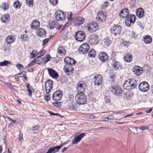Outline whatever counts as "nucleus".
<instances>
[{
    "mask_svg": "<svg viewBox=\"0 0 153 153\" xmlns=\"http://www.w3.org/2000/svg\"><path fill=\"white\" fill-rule=\"evenodd\" d=\"M119 16L123 18H126L125 23L127 27H130L131 23H134L136 19L135 15L131 14L128 15V10L127 8L122 10L119 13Z\"/></svg>",
    "mask_w": 153,
    "mask_h": 153,
    "instance_id": "obj_1",
    "label": "nucleus"
},
{
    "mask_svg": "<svg viewBox=\"0 0 153 153\" xmlns=\"http://www.w3.org/2000/svg\"><path fill=\"white\" fill-rule=\"evenodd\" d=\"M76 102L79 105H84L87 102L86 96L85 94L82 92H78L76 96Z\"/></svg>",
    "mask_w": 153,
    "mask_h": 153,
    "instance_id": "obj_2",
    "label": "nucleus"
},
{
    "mask_svg": "<svg viewBox=\"0 0 153 153\" xmlns=\"http://www.w3.org/2000/svg\"><path fill=\"white\" fill-rule=\"evenodd\" d=\"M137 81L134 79H129L125 80L123 86L125 87H128L129 89H133L137 85Z\"/></svg>",
    "mask_w": 153,
    "mask_h": 153,
    "instance_id": "obj_3",
    "label": "nucleus"
},
{
    "mask_svg": "<svg viewBox=\"0 0 153 153\" xmlns=\"http://www.w3.org/2000/svg\"><path fill=\"white\" fill-rule=\"evenodd\" d=\"M121 26L117 24H114L110 29L111 33L115 36L117 34H120L121 32Z\"/></svg>",
    "mask_w": 153,
    "mask_h": 153,
    "instance_id": "obj_4",
    "label": "nucleus"
},
{
    "mask_svg": "<svg viewBox=\"0 0 153 153\" xmlns=\"http://www.w3.org/2000/svg\"><path fill=\"white\" fill-rule=\"evenodd\" d=\"M74 66L73 65L66 64L63 68L65 73L67 75H72L74 71Z\"/></svg>",
    "mask_w": 153,
    "mask_h": 153,
    "instance_id": "obj_5",
    "label": "nucleus"
},
{
    "mask_svg": "<svg viewBox=\"0 0 153 153\" xmlns=\"http://www.w3.org/2000/svg\"><path fill=\"white\" fill-rule=\"evenodd\" d=\"M89 48V45L88 44L83 43L79 47L78 51L80 54H85L88 52Z\"/></svg>",
    "mask_w": 153,
    "mask_h": 153,
    "instance_id": "obj_6",
    "label": "nucleus"
},
{
    "mask_svg": "<svg viewBox=\"0 0 153 153\" xmlns=\"http://www.w3.org/2000/svg\"><path fill=\"white\" fill-rule=\"evenodd\" d=\"M110 89L111 92L117 96H120L122 93V90L118 85L111 86Z\"/></svg>",
    "mask_w": 153,
    "mask_h": 153,
    "instance_id": "obj_7",
    "label": "nucleus"
},
{
    "mask_svg": "<svg viewBox=\"0 0 153 153\" xmlns=\"http://www.w3.org/2000/svg\"><path fill=\"white\" fill-rule=\"evenodd\" d=\"M75 39L79 42H82L85 38V32L79 31H77L75 35Z\"/></svg>",
    "mask_w": 153,
    "mask_h": 153,
    "instance_id": "obj_8",
    "label": "nucleus"
},
{
    "mask_svg": "<svg viewBox=\"0 0 153 153\" xmlns=\"http://www.w3.org/2000/svg\"><path fill=\"white\" fill-rule=\"evenodd\" d=\"M62 92L60 90H57L53 93L52 95L53 100L55 101H59L62 98Z\"/></svg>",
    "mask_w": 153,
    "mask_h": 153,
    "instance_id": "obj_9",
    "label": "nucleus"
},
{
    "mask_svg": "<svg viewBox=\"0 0 153 153\" xmlns=\"http://www.w3.org/2000/svg\"><path fill=\"white\" fill-rule=\"evenodd\" d=\"M138 88L142 92H146L149 89V85L147 82H143L139 84Z\"/></svg>",
    "mask_w": 153,
    "mask_h": 153,
    "instance_id": "obj_10",
    "label": "nucleus"
},
{
    "mask_svg": "<svg viewBox=\"0 0 153 153\" xmlns=\"http://www.w3.org/2000/svg\"><path fill=\"white\" fill-rule=\"evenodd\" d=\"M65 16V14L62 11H60V12H56L54 15L56 19L59 21L64 20Z\"/></svg>",
    "mask_w": 153,
    "mask_h": 153,
    "instance_id": "obj_11",
    "label": "nucleus"
},
{
    "mask_svg": "<svg viewBox=\"0 0 153 153\" xmlns=\"http://www.w3.org/2000/svg\"><path fill=\"white\" fill-rule=\"evenodd\" d=\"M94 83L95 85H101L102 81V77L99 74H97L94 76L93 78Z\"/></svg>",
    "mask_w": 153,
    "mask_h": 153,
    "instance_id": "obj_12",
    "label": "nucleus"
},
{
    "mask_svg": "<svg viewBox=\"0 0 153 153\" xmlns=\"http://www.w3.org/2000/svg\"><path fill=\"white\" fill-rule=\"evenodd\" d=\"M89 39V42L91 45H96L98 42V37L96 34L90 35Z\"/></svg>",
    "mask_w": 153,
    "mask_h": 153,
    "instance_id": "obj_13",
    "label": "nucleus"
},
{
    "mask_svg": "<svg viewBox=\"0 0 153 153\" xmlns=\"http://www.w3.org/2000/svg\"><path fill=\"white\" fill-rule=\"evenodd\" d=\"M62 146V144H61L59 146L51 147L46 153H55L57 152Z\"/></svg>",
    "mask_w": 153,
    "mask_h": 153,
    "instance_id": "obj_14",
    "label": "nucleus"
},
{
    "mask_svg": "<svg viewBox=\"0 0 153 153\" xmlns=\"http://www.w3.org/2000/svg\"><path fill=\"white\" fill-rule=\"evenodd\" d=\"M99 58L100 60L102 62H105L108 59V56L105 52H100L98 55Z\"/></svg>",
    "mask_w": 153,
    "mask_h": 153,
    "instance_id": "obj_15",
    "label": "nucleus"
},
{
    "mask_svg": "<svg viewBox=\"0 0 153 153\" xmlns=\"http://www.w3.org/2000/svg\"><path fill=\"white\" fill-rule=\"evenodd\" d=\"M85 135V133H82L75 137L72 140V144H77L81 140L82 138Z\"/></svg>",
    "mask_w": 153,
    "mask_h": 153,
    "instance_id": "obj_16",
    "label": "nucleus"
},
{
    "mask_svg": "<svg viewBox=\"0 0 153 153\" xmlns=\"http://www.w3.org/2000/svg\"><path fill=\"white\" fill-rule=\"evenodd\" d=\"M111 65L114 70H118L122 68V66L119 62L116 60L113 61L111 63Z\"/></svg>",
    "mask_w": 153,
    "mask_h": 153,
    "instance_id": "obj_17",
    "label": "nucleus"
},
{
    "mask_svg": "<svg viewBox=\"0 0 153 153\" xmlns=\"http://www.w3.org/2000/svg\"><path fill=\"white\" fill-rule=\"evenodd\" d=\"M47 70L49 75L52 77L56 78L59 76L58 73L52 68H47Z\"/></svg>",
    "mask_w": 153,
    "mask_h": 153,
    "instance_id": "obj_18",
    "label": "nucleus"
},
{
    "mask_svg": "<svg viewBox=\"0 0 153 153\" xmlns=\"http://www.w3.org/2000/svg\"><path fill=\"white\" fill-rule=\"evenodd\" d=\"M84 21V19L82 17H78L74 20L73 23L75 26H79L83 23Z\"/></svg>",
    "mask_w": 153,
    "mask_h": 153,
    "instance_id": "obj_19",
    "label": "nucleus"
},
{
    "mask_svg": "<svg viewBox=\"0 0 153 153\" xmlns=\"http://www.w3.org/2000/svg\"><path fill=\"white\" fill-rule=\"evenodd\" d=\"M64 61L66 64L67 65H74L76 62V61L72 58L69 57H66L64 59Z\"/></svg>",
    "mask_w": 153,
    "mask_h": 153,
    "instance_id": "obj_20",
    "label": "nucleus"
},
{
    "mask_svg": "<svg viewBox=\"0 0 153 153\" xmlns=\"http://www.w3.org/2000/svg\"><path fill=\"white\" fill-rule=\"evenodd\" d=\"M98 27V26L97 24L94 22H93L88 27V29L90 31H96Z\"/></svg>",
    "mask_w": 153,
    "mask_h": 153,
    "instance_id": "obj_21",
    "label": "nucleus"
},
{
    "mask_svg": "<svg viewBox=\"0 0 153 153\" xmlns=\"http://www.w3.org/2000/svg\"><path fill=\"white\" fill-rule=\"evenodd\" d=\"M124 59L126 62H130L132 59V56L130 53H126L124 56Z\"/></svg>",
    "mask_w": 153,
    "mask_h": 153,
    "instance_id": "obj_22",
    "label": "nucleus"
},
{
    "mask_svg": "<svg viewBox=\"0 0 153 153\" xmlns=\"http://www.w3.org/2000/svg\"><path fill=\"white\" fill-rule=\"evenodd\" d=\"M143 71V68L139 66H136L133 70L134 73L137 76H139L141 74Z\"/></svg>",
    "mask_w": 153,
    "mask_h": 153,
    "instance_id": "obj_23",
    "label": "nucleus"
},
{
    "mask_svg": "<svg viewBox=\"0 0 153 153\" xmlns=\"http://www.w3.org/2000/svg\"><path fill=\"white\" fill-rule=\"evenodd\" d=\"M144 13V9L141 8L138 9L136 11V15L139 18H141L143 17Z\"/></svg>",
    "mask_w": 153,
    "mask_h": 153,
    "instance_id": "obj_24",
    "label": "nucleus"
},
{
    "mask_svg": "<svg viewBox=\"0 0 153 153\" xmlns=\"http://www.w3.org/2000/svg\"><path fill=\"white\" fill-rule=\"evenodd\" d=\"M10 17L8 14L3 15L1 17V20L2 22L7 23L9 21Z\"/></svg>",
    "mask_w": 153,
    "mask_h": 153,
    "instance_id": "obj_25",
    "label": "nucleus"
},
{
    "mask_svg": "<svg viewBox=\"0 0 153 153\" xmlns=\"http://www.w3.org/2000/svg\"><path fill=\"white\" fill-rule=\"evenodd\" d=\"M38 36L43 37L45 36L46 34L45 30L42 28H39L37 32Z\"/></svg>",
    "mask_w": 153,
    "mask_h": 153,
    "instance_id": "obj_26",
    "label": "nucleus"
},
{
    "mask_svg": "<svg viewBox=\"0 0 153 153\" xmlns=\"http://www.w3.org/2000/svg\"><path fill=\"white\" fill-rule=\"evenodd\" d=\"M106 17V16L104 15L103 13H100V14H98L97 17V20L102 22L105 20Z\"/></svg>",
    "mask_w": 153,
    "mask_h": 153,
    "instance_id": "obj_27",
    "label": "nucleus"
},
{
    "mask_svg": "<svg viewBox=\"0 0 153 153\" xmlns=\"http://www.w3.org/2000/svg\"><path fill=\"white\" fill-rule=\"evenodd\" d=\"M143 38L144 39L143 41L145 44H150L152 42V39L150 36H145Z\"/></svg>",
    "mask_w": 153,
    "mask_h": 153,
    "instance_id": "obj_28",
    "label": "nucleus"
},
{
    "mask_svg": "<svg viewBox=\"0 0 153 153\" xmlns=\"http://www.w3.org/2000/svg\"><path fill=\"white\" fill-rule=\"evenodd\" d=\"M57 50L58 53L61 56L64 55L66 54V52L65 48L62 46L59 47Z\"/></svg>",
    "mask_w": 153,
    "mask_h": 153,
    "instance_id": "obj_29",
    "label": "nucleus"
},
{
    "mask_svg": "<svg viewBox=\"0 0 153 153\" xmlns=\"http://www.w3.org/2000/svg\"><path fill=\"white\" fill-rule=\"evenodd\" d=\"M15 39L13 36H8L6 39L7 43L10 44L14 42Z\"/></svg>",
    "mask_w": 153,
    "mask_h": 153,
    "instance_id": "obj_30",
    "label": "nucleus"
},
{
    "mask_svg": "<svg viewBox=\"0 0 153 153\" xmlns=\"http://www.w3.org/2000/svg\"><path fill=\"white\" fill-rule=\"evenodd\" d=\"M84 85H85V84L83 81L79 82L77 85V88L79 89L82 91H84L85 89L83 86Z\"/></svg>",
    "mask_w": 153,
    "mask_h": 153,
    "instance_id": "obj_31",
    "label": "nucleus"
},
{
    "mask_svg": "<svg viewBox=\"0 0 153 153\" xmlns=\"http://www.w3.org/2000/svg\"><path fill=\"white\" fill-rule=\"evenodd\" d=\"M88 55L90 57H94L96 56V53L94 49L91 48L88 52Z\"/></svg>",
    "mask_w": 153,
    "mask_h": 153,
    "instance_id": "obj_32",
    "label": "nucleus"
},
{
    "mask_svg": "<svg viewBox=\"0 0 153 153\" xmlns=\"http://www.w3.org/2000/svg\"><path fill=\"white\" fill-rule=\"evenodd\" d=\"M111 42V40L107 38L106 39H104L103 40V44L105 46H108Z\"/></svg>",
    "mask_w": 153,
    "mask_h": 153,
    "instance_id": "obj_33",
    "label": "nucleus"
},
{
    "mask_svg": "<svg viewBox=\"0 0 153 153\" xmlns=\"http://www.w3.org/2000/svg\"><path fill=\"white\" fill-rule=\"evenodd\" d=\"M57 23L54 21H50L49 23V26L50 28L51 29H53L55 27H56Z\"/></svg>",
    "mask_w": 153,
    "mask_h": 153,
    "instance_id": "obj_34",
    "label": "nucleus"
},
{
    "mask_svg": "<svg viewBox=\"0 0 153 153\" xmlns=\"http://www.w3.org/2000/svg\"><path fill=\"white\" fill-rule=\"evenodd\" d=\"M10 44L7 42L4 44L3 48L5 51L10 50L11 48V46Z\"/></svg>",
    "mask_w": 153,
    "mask_h": 153,
    "instance_id": "obj_35",
    "label": "nucleus"
},
{
    "mask_svg": "<svg viewBox=\"0 0 153 153\" xmlns=\"http://www.w3.org/2000/svg\"><path fill=\"white\" fill-rule=\"evenodd\" d=\"M52 80L49 79L45 83V86L47 87L48 88L49 87L52 88Z\"/></svg>",
    "mask_w": 153,
    "mask_h": 153,
    "instance_id": "obj_36",
    "label": "nucleus"
},
{
    "mask_svg": "<svg viewBox=\"0 0 153 153\" xmlns=\"http://www.w3.org/2000/svg\"><path fill=\"white\" fill-rule=\"evenodd\" d=\"M20 38L22 42H26L28 39V36L25 34L21 35Z\"/></svg>",
    "mask_w": 153,
    "mask_h": 153,
    "instance_id": "obj_37",
    "label": "nucleus"
},
{
    "mask_svg": "<svg viewBox=\"0 0 153 153\" xmlns=\"http://www.w3.org/2000/svg\"><path fill=\"white\" fill-rule=\"evenodd\" d=\"M11 63L10 62L8 61L4 60L3 62H0V66H7L8 65H11Z\"/></svg>",
    "mask_w": 153,
    "mask_h": 153,
    "instance_id": "obj_38",
    "label": "nucleus"
},
{
    "mask_svg": "<svg viewBox=\"0 0 153 153\" xmlns=\"http://www.w3.org/2000/svg\"><path fill=\"white\" fill-rule=\"evenodd\" d=\"M21 6V4L20 3L19 1L17 0L14 3V6L16 8H20Z\"/></svg>",
    "mask_w": 153,
    "mask_h": 153,
    "instance_id": "obj_39",
    "label": "nucleus"
},
{
    "mask_svg": "<svg viewBox=\"0 0 153 153\" xmlns=\"http://www.w3.org/2000/svg\"><path fill=\"white\" fill-rule=\"evenodd\" d=\"M129 42L127 41H123L121 43V45L122 46L126 48H127V47L129 46Z\"/></svg>",
    "mask_w": 153,
    "mask_h": 153,
    "instance_id": "obj_40",
    "label": "nucleus"
},
{
    "mask_svg": "<svg viewBox=\"0 0 153 153\" xmlns=\"http://www.w3.org/2000/svg\"><path fill=\"white\" fill-rule=\"evenodd\" d=\"M33 0H26V4L29 7H33Z\"/></svg>",
    "mask_w": 153,
    "mask_h": 153,
    "instance_id": "obj_41",
    "label": "nucleus"
},
{
    "mask_svg": "<svg viewBox=\"0 0 153 153\" xmlns=\"http://www.w3.org/2000/svg\"><path fill=\"white\" fill-rule=\"evenodd\" d=\"M62 102H54L53 103V105L57 107H61L62 106Z\"/></svg>",
    "mask_w": 153,
    "mask_h": 153,
    "instance_id": "obj_42",
    "label": "nucleus"
},
{
    "mask_svg": "<svg viewBox=\"0 0 153 153\" xmlns=\"http://www.w3.org/2000/svg\"><path fill=\"white\" fill-rule=\"evenodd\" d=\"M2 8L4 9V10H6L9 8V5L8 2L3 3L2 4Z\"/></svg>",
    "mask_w": 153,
    "mask_h": 153,
    "instance_id": "obj_43",
    "label": "nucleus"
},
{
    "mask_svg": "<svg viewBox=\"0 0 153 153\" xmlns=\"http://www.w3.org/2000/svg\"><path fill=\"white\" fill-rule=\"evenodd\" d=\"M27 90L28 92V95L30 97H31L32 95V91H33L34 89L32 87H30V88L27 89Z\"/></svg>",
    "mask_w": 153,
    "mask_h": 153,
    "instance_id": "obj_44",
    "label": "nucleus"
},
{
    "mask_svg": "<svg viewBox=\"0 0 153 153\" xmlns=\"http://www.w3.org/2000/svg\"><path fill=\"white\" fill-rule=\"evenodd\" d=\"M37 53V51L35 50H33L30 54V58H34L35 57Z\"/></svg>",
    "mask_w": 153,
    "mask_h": 153,
    "instance_id": "obj_45",
    "label": "nucleus"
},
{
    "mask_svg": "<svg viewBox=\"0 0 153 153\" xmlns=\"http://www.w3.org/2000/svg\"><path fill=\"white\" fill-rule=\"evenodd\" d=\"M109 79L110 81H111L113 82L115 81L116 78L115 75L114 74H112L110 76Z\"/></svg>",
    "mask_w": 153,
    "mask_h": 153,
    "instance_id": "obj_46",
    "label": "nucleus"
},
{
    "mask_svg": "<svg viewBox=\"0 0 153 153\" xmlns=\"http://www.w3.org/2000/svg\"><path fill=\"white\" fill-rule=\"evenodd\" d=\"M40 56H38L37 58L35 59L36 63L39 65H41L42 63L40 59Z\"/></svg>",
    "mask_w": 153,
    "mask_h": 153,
    "instance_id": "obj_47",
    "label": "nucleus"
},
{
    "mask_svg": "<svg viewBox=\"0 0 153 153\" xmlns=\"http://www.w3.org/2000/svg\"><path fill=\"white\" fill-rule=\"evenodd\" d=\"M49 1L53 5H56L58 3V0H49Z\"/></svg>",
    "mask_w": 153,
    "mask_h": 153,
    "instance_id": "obj_48",
    "label": "nucleus"
},
{
    "mask_svg": "<svg viewBox=\"0 0 153 153\" xmlns=\"http://www.w3.org/2000/svg\"><path fill=\"white\" fill-rule=\"evenodd\" d=\"M73 15L72 13L71 12L69 13L67 15V19L69 20H72L73 19L72 17V16Z\"/></svg>",
    "mask_w": 153,
    "mask_h": 153,
    "instance_id": "obj_49",
    "label": "nucleus"
},
{
    "mask_svg": "<svg viewBox=\"0 0 153 153\" xmlns=\"http://www.w3.org/2000/svg\"><path fill=\"white\" fill-rule=\"evenodd\" d=\"M149 129V126H141L139 128V129L142 131H144L145 130H148Z\"/></svg>",
    "mask_w": 153,
    "mask_h": 153,
    "instance_id": "obj_50",
    "label": "nucleus"
},
{
    "mask_svg": "<svg viewBox=\"0 0 153 153\" xmlns=\"http://www.w3.org/2000/svg\"><path fill=\"white\" fill-rule=\"evenodd\" d=\"M104 100L105 102L107 103H110V97L109 96L105 97Z\"/></svg>",
    "mask_w": 153,
    "mask_h": 153,
    "instance_id": "obj_51",
    "label": "nucleus"
},
{
    "mask_svg": "<svg viewBox=\"0 0 153 153\" xmlns=\"http://www.w3.org/2000/svg\"><path fill=\"white\" fill-rule=\"evenodd\" d=\"M36 63V62L35 59L33 60L28 65L27 67H30L31 66H33L35 65Z\"/></svg>",
    "mask_w": 153,
    "mask_h": 153,
    "instance_id": "obj_52",
    "label": "nucleus"
},
{
    "mask_svg": "<svg viewBox=\"0 0 153 153\" xmlns=\"http://www.w3.org/2000/svg\"><path fill=\"white\" fill-rule=\"evenodd\" d=\"M16 67L18 69L20 70H21V68L23 69L24 68V66L22 65L19 63H18L16 65Z\"/></svg>",
    "mask_w": 153,
    "mask_h": 153,
    "instance_id": "obj_53",
    "label": "nucleus"
},
{
    "mask_svg": "<svg viewBox=\"0 0 153 153\" xmlns=\"http://www.w3.org/2000/svg\"><path fill=\"white\" fill-rule=\"evenodd\" d=\"M39 125H37L33 126L32 127V128L33 131H36L39 130Z\"/></svg>",
    "mask_w": 153,
    "mask_h": 153,
    "instance_id": "obj_54",
    "label": "nucleus"
},
{
    "mask_svg": "<svg viewBox=\"0 0 153 153\" xmlns=\"http://www.w3.org/2000/svg\"><path fill=\"white\" fill-rule=\"evenodd\" d=\"M45 99L47 101H49L51 99L50 96L49 95H46L45 97Z\"/></svg>",
    "mask_w": 153,
    "mask_h": 153,
    "instance_id": "obj_55",
    "label": "nucleus"
},
{
    "mask_svg": "<svg viewBox=\"0 0 153 153\" xmlns=\"http://www.w3.org/2000/svg\"><path fill=\"white\" fill-rule=\"evenodd\" d=\"M49 40V39L48 38H47L44 39L42 42V45L43 46L45 45L48 42Z\"/></svg>",
    "mask_w": 153,
    "mask_h": 153,
    "instance_id": "obj_56",
    "label": "nucleus"
},
{
    "mask_svg": "<svg viewBox=\"0 0 153 153\" xmlns=\"http://www.w3.org/2000/svg\"><path fill=\"white\" fill-rule=\"evenodd\" d=\"M52 88L49 87V88H47V87L45 86V89L46 92L47 94H48L50 91L51 90Z\"/></svg>",
    "mask_w": 153,
    "mask_h": 153,
    "instance_id": "obj_57",
    "label": "nucleus"
},
{
    "mask_svg": "<svg viewBox=\"0 0 153 153\" xmlns=\"http://www.w3.org/2000/svg\"><path fill=\"white\" fill-rule=\"evenodd\" d=\"M137 23L138 25L141 28V29L142 30L143 29L144 27L143 26L142 24H141L140 22H138Z\"/></svg>",
    "mask_w": 153,
    "mask_h": 153,
    "instance_id": "obj_58",
    "label": "nucleus"
},
{
    "mask_svg": "<svg viewBox=\"0 0 153 153\" xmlns=\"http://www.w3.org/2000/svg\"><path fill=\"white\" fill-rule=\"evenodd\" d=\"M46 52V51L43 50L40 52V56H42Z\"/></svg>",
    "mask_w": 153,
    "mask_h": 153,
    "instance_id": "obj_59",
    "label": "nucleus"
},
{
    "mask_svg": "<svg viewBox=\"0 0 153 153\" xmlns=\"http://www.w3.org/2000/svg\"><path fill=\"white\" fill-rule=\"evenodd\" d=\"M15 79L16 80V81H18L19 80V76L18 74H15L14 75Z\"/></svg>",
    "mask_w": 153,
    "mask_h": 153,
    "instance_id": "obj_60",
    "label": "nucleus"
},
{
    "mask_svg": "<svg viewBox=\"0 0 153 153\" xmlns=\"http://www.w3.org/2000/svg\"><path fill=\"white\" fill-rule=\"evenodd\" d=\"M7 118L9 120L11 121L14 123H15L16 122V120H13L10 117H7Z\"/></svg>",
    "mask_w": 153,
    "mask_h": 153,
    "instance_id": "obj_61",
    "label": "nucleus"
},
{
    "mask_svg": "<svg viewBox=\"0 0 153 153\" xmlns=\"http://www.w3.org/2000/svg\"><path fill=\"white\" fill-rule=\"evenodd\" d=\"M108 120H112L114 119V117L111 115L108 116Z\"/></svg>",
    "mask_w": 153,
    "mask_h": 153,
    "instance_id": "obj_62",
    "label": "nucleus"
},
{
    "mask_svg": "<svg viewBox=\"0 0 153 153\" xmlns=\"http://www.w3.org/2000/svg\"><path fill=\"white\" fill-rule=\"evenodd\" d=\"M51 58V57L50 56V55L48 54L47 56L46 57V60H49V61L50 60V59Z\"/></svg>",
    "mask_w": 153,
    "mask_h": 153,
    "instance_id": "obj_63",
    "label": "nucleus"
},
{
    "mask_svg": "<svg viewBox=\"0 0 153 153\" xmlns=\"http://www.w3.org/2000/svg\"><path fill=\"white\" fill-rule=\"evenodd\" d=\"M62 25H58L57 27H56V29L57 30H59L61 27H62Z\"/></svg>",
    "mask_w": 153,
    "mask_h": 153,
    "instance_id": "obj_64",
    "label": "nucleus"
}]
</instances>
